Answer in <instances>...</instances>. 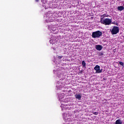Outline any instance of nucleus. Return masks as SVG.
Here are the masks:
<instances>
[{
  "mask_svg": "<svg viewBox=\"0 0 124 124\" xmlns=\"http://www.w3.org/2000/svg\"><path fill=\"white\" fill-rule=\"evenodd\" d=\"M100 36H102V32L100 31H97L92 32V37L93 38H99Z\"/></svg>",
  "mask_w": 124,
  "mask_h": 124,
  "instance_id": "obj_1",
  "label": "nucleus"
},
{
  "mask_svg": "<svg viewBox=\"0 0 124 124\" xmlns=\"http://www.w3.org/2000/svg\"><path fill=\"white\" fill-rule=\"evenodd\" d=\"M100 23L105 26H109L112 23V19L109 18H105L102 20H100Z\"/></svg>",
  "mask_w": 124,
  "mask_h": 124,
  "instance_id": "obj_2",
  "label": "nucleus"
},
{
  "mask_svg": "<svg viewBox=\"0 0 124 124\" xmlns=\"http://www.w3.org/2000/svg\"><path fill=\"white\" fill-rule=\"evenodd\" d=\"M110 32L111 34H117V33H119V32L120 31V29L117 26H114L112 29L110 30Z\"/></svg>",
  "mask_w": 124,
  "mask_h": 124,
  "instance_id": "obj_3",
  "label": "nucleus"
},
{
  "mask_svg": "<svg viewBox=\"0 0 124 124\" xmlns=\"http://www.w3.org/2000/svg\"><path fill=\"white\" fill-rule=\"evenodd\" d=\"M94 70L96 71V73H101L102 70H100V66L98 65H96L94 67Z\"/></svg>",
  "mask_w": 124,
  "mask_h": 124,
  "instance_id": "obj_4",
  "label": "nucleus"
},
{
  "mask_svg": "<svg viewBox=\"0 0 124 124\" xmlns=\"http://www.w3.org/2000/svg\"><path fill=\"white\" fill-rule=\"evenodd\" d=\"M95 48L97 51H101L103 47L101 45H98L95 46Z\"/></svg>",
  "mask_w": 124,
  "mask_h": 124,
  "instance_id": "obj_5",
  "label": "nucleus"
},
{
  "mask_svg": "<svg viewBox=\"0 0 124 124\" xmlns=\"http://www.w3.org/2000/svg\"><path fill=\"white\" fill-rule=\"evenodd\" d=\"M75 96L77 99H78V100H81V98L82 96H81V94H76L75 95Z\"/></svg>",
  "mask_w": 124,
  "mask_h": 124,
  "instance_id": "obj_6",
  "label": "nucleus"
},
{
  "mask_svg": "<svg viewBox=\"0 0 124 124\" xmlns=\"http://www.w3.org/2000/svg\"><path fill=\"white\" fill-rule=\"evenodd\" d=\"M117 9L119 10V11H123L124 10V7L123 6H120L117 7Z\"/></svg>",
  "mask_w": 124,
  "mask_h": 124,
  "instance_id": "obj_7",
  "label": "nucleus"
},
{
  "mask_svg": "<svg viewBox=\"0 0 124 124\" xmlns=\"http://www.w3.org/2000/svg\"><path fill=\"white\" fill-rule=\"evenodd\" d=\"M105 17H106V14H104L103 15H101L100 16V21H102V20H104V18H105Z\"/></svg>",
  "mask_w": 124,
  "mask_h": 124,
  "instance_id": "obj_8",
  "label": "nucleus"
},
{
  "mask_svg": "<svg viewBox=\"0 0 124 124\" xmlns=\"http://www.w3.org/2000/svg\"><path fill=\"white\" fill-rule=\"evenodd\" d=\"M115 124H123V122L120 119H118L115 122Z\"/></svg>",
  "mask_w": 124,
  "mask_h": 124,
  "instance_id": "obj_9",
  "label": "nucleus"
},
{
  "mask_svg": "<svg viewBox=\"0 0 124 124\" xmlns=\"http://www.w3.org/2000/svg\"><path fill=\"white\" fill-rule=\"evenodd\" d=\"M82 65L83 67H86V62H85V61L82 62Z\"/></svg>",
  "mask_w": 124,
  "mask_h": 124,
  "instance_id": "obj_10",
  "label": "nucleus"
},
{
  "mask_svg": "<svg viewBox=\"0 0 124 124\" xmlns=\"http://www.w3.org/2000/svg\"><path fill=\"white\" fill-rule=\"evenodd\" d=\"M112 24H113L114 25H115L116 26H119V23H118L117 22H115V21L112 22Z\"/></svg>",
  "mask_w": 124,
  "mask_h": 124,
  "instance_id": "obj_11",
  "label": "nucleus"
},
{
  "mask_svg": "<svg viewBox=\"0 0 124 124\" xmlns=\"http://www.w3.org/2000/svg\"><path fill=\"white\" fill-rule=\"evenodd\" d=\"M119 64H120V65H122V66H124L123 62H119Z\"/></svg>",
  "mask_w": 124,
  "mask_h": 124,
  "instance_id": "obj_12",
  "label": "nucleus"
},
{
  "mask_svg": "<svg viewBox=\"0 0 124 124\" xmlns=\"http://www.w3.org/2000/svg\"><path fill=\"white\" fill-rule=\"evenodd\" d=\"M93 115H98V112L96 111V112H93Z\"/></svg>",
  "mask_w": 124,
  "mask_h": 124,
  "instance_id": "obj_13",
  "label": "nucleus"
},
{
  "mask_svg": "<svg viewBox=\"0 0 124 124\" xmlns=\"http://www.w3.org/2000/svg\"><path fill=\"white\" fill-rule=\"evenodd\" d=\"M104 54L103 52H100L99 53V55L100 56H103Z\"/></svg>",
  "mask_w": 124,
  "mask_h": 124,
  "instance_id": "obj_14",
  "label": "nucleus"
},
{
  "mask_svg": "<svg viewBox=\"0 0 124 124\" xmlns=\"http://www.w3.org/2000/svg\"><path fill=\"white\" fill-rule=\"evenodd\" d=\"M62 56H58V58L60 60H61V59H62Z\"/></svg>",
  "mask_w": 124,
  "mask_h": 124,
  "instance_id": "obj_15",
  "label": "nucleus"
},
{
  "mask_svg": "<svg viewBox=\"0 0 124 124\" xmlns=\"http://www.w3.org/2000/svg\"><path fill=\"white\" fill-rule=\"evenodd\" d=\"M35 0V1L36 2H38V1H39V0Z\"/></svg>",
  "mask_w": 124,
  "mask_h": 124,
  "instance_id": "obj_16",
  "label": "nucleus"
},
{
  "mask_svg": "<svg viewBox=\"0 0 124 124\" xmlns=\"http://www.w3.org/2000/svg\"><path fill=\"white\" fill-rule=\"evenodd\" d=\"M106 17H109V15H106Z\"/></svg>",
  "mask_w": 124,
  "mask_h": 124,
  "instance_id": "obj_17",
  "label": "nucleus"
}]
</instances>
